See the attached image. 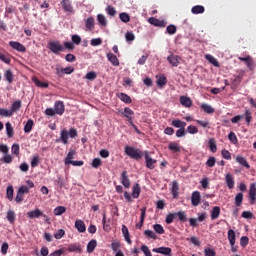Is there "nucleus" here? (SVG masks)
Wrapping results in <instances>:
<instances>
[{"mask_svg":"<svg viewBox=\"0 0 256 256\" xmlns=\"http://www.w3.org/2000/svg\"><path fill=\"white\" fill-rule=\"evenodd\" d=\"M95 27V19L93 17H89L86 20V28H88L89 31L93 30Z\"/></svg>","mask_w":256,"mask_h":256,"instance_id":"obj_43","label":"nucleus"},{"mask_svg":"<svg viewBox=\"0 0 256 256\" xmlns=\"http://www.w3.org/2000/svg\"><path fill=\"white\" fill-rule=\"evenodd\" d=\"M144 235L145 237H147V239H157V234H155V232H153L152 230H145Z\"/></svg>","mask_w":256,"mask_h":256,"instance_id":"obj_50","label":"nucleus"},{"mask_svg":"<svg viewBox=\"0 0 256 256\" xmlns=\"http://www.w3.org/2000/svg\"><path fill=\"white\" fill-rule=\"evenodd\" d=\"M61 5L66 13H73V4H71V0H62Z\"/></svg>","mask_w":256,"mask_h":256,"instance_id":"obj_14","label":"nucleus"},{"mask_svg":"<svg viewBox=\"0 0 256 256\" xmlns=\"http://www.w3.org/2000/svg\"><path fill=\"white\" fill-rule=\"evenodd\" d=\"M166 32L168 33V35H175V33H177V26L173 24L168 25L166 28Z\"/></svg>","mask_w":256,"mask_h":256,"instance_id":"obj_49","label":"nucleus"},{"mask_svg":"<svg viewBox=\"0 0 256 256\" xmlns=\"http://www.w3.org/2000/svg\"><path fill=\"white\" fill-rule=\"evenodd\" d=\"M119 19L122 23H129V21H131V16H129L127 12H122L119 14Z\"/></svg>","mask_w":256,"mask_h":256,"instance_id":"obj_42","label":"nucleus"},{"mask_svg":"<svg viewBox=\"0 0 256 256\" xmlns=\"http://www.w3.org/2000/svg\"><path fill=\"white\" fill-rule=\"evenodd\" d=\"M187 131H188V133H190V135H195V134L199 133V129L197 128V126H193V125H189L187 127Z\"/></svg>","mask_w":256,"mask_h":256,"instance_id":"obj_58","label":"nucleus"},{"mask_svg":"<svg viewBox=\"0 0 256 256\" xmlns=\"http://www.w3.org/2000/svg\"><path fill=\"white\" fill-rule=\"evenodd\" d=\"M97 20L102 27H107V18L103 14H98Z\"/></svg>","mask_w":256,"mask_h":256,"instance_id":"obj_48","label":"nucleus"},{"mask_svg":"<svg viewBox=\"0 0 256 256\" xmlns=\"http://www.w3.org/2000/svg\"><path fill=\"white\" fill-rule=\"evenodd\" d=\"M249 199H250V204L255 205V203H256V186H255V184L250 185Z\"/></svg>","mask_w":256,"mask_h":256,"instance_id":"obj_13","label":"nucleus"},{"mask_svg":"<svg viewBox=\"0 0 256 256\" xmlns=\"http://www.w3.org/2000/svg\"><path fill=\"white\" fill-rule=\"evenodd\" d=\"M6 133L9 138L15 135V130H13V126L10 124V122L6 123Z\"/></svg>","mask_w":256,"mask_h":256,"instance_id":"obj_41","label":"nucleus"},{"mask_svg":"<svg viewBox=\"0 0 256 256\" xmlns=\"http://www.w3.org/2000/svg\"><path fill=\"white\" fill-rule=\"evenodd\" d=\"M147 216V208L143 207L141 209V216H140V222L136 224L137 229H142L143 225L145 223V217Z\"/></svg>","mask_w":256,"mask_h":256,"instance_id":"obj_19","label":"nucleus"},{"mask_svg":"<svg viewBox=\"0 0 256 256\" xmlns=\"http://www.w3.org/2000/svg\"><path fill=\"white\" fill-rule=\"evenodd\" d=\"M226 184L228 189H233L235 187V178L233 177V174L228 173L225 176Z\"/></svg>","mask_w":256,"mask_h":256,"instance_id":"obj_20","label":"nucleus"},{"mask_svg":"<svg viewBox=\"0 0 256 256\" xmlns=\"http://www.w3.org/2000/svg\"><path fill=\"white\" fill-rule=\"evenodd\" d=\"M153 229L158 235H163L165 233V228H163L161 224H154Z\"/></svg>","mask_w":256,"mask_h":256,"instance_id":"obj_47","label":"nucleus"},{"mask_svg":"<svg viewBox=\"0 0 256 256\" xmlns=\"http://www.w3.org/2000/svg\"><path fill=\"white\" fill-rule=\"evenodd\" d=\"M107 59H108V61H110V63H112V65L114 67H119V59L117 58V56L115 54L108 53Z\"/></svg>","mask_w":256,"mask_h":256,"instance_id":"obj_25","label":"nucleus"},{"mask_svg":"<svg viewBox=\"0 0 256 256\" xmlns=\"http://www.w3.org/2000/svg\"><path fill=\"white\" fill-rule=\"evenodd\" d=\"M125 153L128 155V157H131V159H135L136 161H139V159L143 158V151L133 146H126Z\"/></svg>","mask_w":256,"mask_h":256,"instance_id":"obj_2","label":"nucleus"},{"mask_svg":"<svg viewBox=\"0 0 256 256\" xmlns=\"http://www.w3.org/2000/svg\"><path fill=\"white\" fill-rule=\"evenodd\" d=\"M48 49L54 53V55H59V53L65 51V46L61 45L59 41H50L48 43Z\"/></svg>","mask_w":256,"mask_h":256,"instance_id":"obj_3","label":"nucleus"},{"mask_svg":"<svg viewBox=\"0 0 256 256\" xmlns=\"http://www.w3.org/2000/svg\"><path fill=\"white\" fill-rule=\"evenodd\" d=\"M176 218H177V217H176V214H175V213H169V214L166 216L165 221H166L167 225H171V223H173V221H175Z\"/></svg>","mask_w":256,"mask_h":256,"instance_id":"obj_54","label":"nucleus"},{"mask_svg":"<svg viewBox=\"0 0 256 256\" xmlns=\"http://www.w3.org/2000/svg\"><path fill=\"white\" fill-rule=\"evenodd\" d=\"M123 117H126L128 119V122L130 125H133V115H135V112L131 110L129 107H125L124 111L121 112Z\"/></svg>","mask_w":256,"mask_h":256,"instance_id":"obj_8","label":"nucleus"},{"mask_svg":"<svg viewBox=\"0 0 256 256\" xmlns=\"http://www.w3.org/2000/svg\"><path fill=\"white\" fill-rule=\"evenodd\" d=\"M187 135V132H185V127H182L176 131V137L181 138L185 137Z\"/></svg>","mask_w":256,"mask_h":256,"instance_id":"obj_64","label":"nucleus"},{"mask_svg":"<svg viewBox=\"0 0 256 256\" xmlns=\"http://www.w3.org/2000/svg\"><path fill=\"white\" fill-rule=\"evenodd\" d=\"M228 139L229 141H231V143H233V145H237V143H239V140L237 139V135L235 134V132H230L228 135Z\"/></svg>","mask_w":256,"mask_h":256,"instance_id":"obj_52","label":"nucleus"},{"mask_svg":"<svg viewBox=\"0 0 256 256\" xmlns=\"http://www.w3.org/2000/svg\"><path fill=\"white\" fill-rule=\"evenodd\" d=\"M191 203L193 207L199 206V203H201V192L200 191H194L191 195Z\"/></svg>","mask_w":256,"mask_h":256,"instance_id":"obj_7","label":"nucleus"},{"mask_svg":"<svg viewBox=\"0 0 256 256\" xmlns=\"http://www.w3.org/2000/svg\"><path fill=\"white\" fill-rule=\"evenodd\" d=\"M55 239H63L65 237V230L59 229L55 234H54Z\"/></svg>","mask_w":256,"mask_h":256,"instance_id":"obj_62","label":"nucleus"},{"mask_svg":"<svg viewBox=\"0 0 256 256\" xmlns=\"http://www.w3.org/2000/svg\"><path fill=\"white\" fill-rule=\"evenodd\" d=\"M221 215V208L219 206H214L211 211V219H219V216Z\"/></svg>","mask_w":256,"mask_h":256,"instance_id":"obj_28","label":"nucleus"},{"mask_svg":"<svg viewBox=\"0 0 256 256\" xmlns=\"http://www.w3.org/2000/svg\"><path fill=\"white\" fill-rule=\"evenodd\" d=\"M67 251H69V253H83L81 245L77 243L70 244L67 248Z\"/></svg>","mask_w":256,"mask_h":256,"instance_id":"obj_18","label":"nucleus"},{"mask_svg":"<svg viewBox=\"0 0 256 256\" xmlns=\"http://www.w3.org/2000/svg\"><path fill=\"white\" fill-rule=\"evenodd\" d=\"M75 155H77V151L70 149L65 158V165H71V162L75 159Z\"/></svg>","mask_w":256,"mask_h":256,"instance_id":"obj_22","label":"nucleus"},{"mask_svg":"<svg viewBox=\"0 0 256 256\" xmlns=\"http://www.w3.org/2000/svg\"><path fill=\"white\" fill-rule=\"evenodd\" d=\"M54 111L56 115H63L65 113V104L63 101H56L54 104Z\"/></svg>","mask_w":256,"mask_h":256,"instance_id":"obj_9","label":"nucleus"},{"mask_svg":"<svg viewBox=\"0 0 256 256\" xmlns=\"http://www.w3.org/2000/svg\"><path fill=\"white\" fill-rule=\"evenodd\" d=\"M118 98L120 99V101H123V103H127V104L132 103L131 96H129L123 92L118 94Z\"/></svg>","mask_w":256,"mask_h":256,"instance_id":"obj_30","label":"nucleus"},{"mask_svg":"<svg viewBox=\"0 0 256 256\" xmlns=\"http://www.w3.org/2000/svg\"><path fill=\"white\" fill-rule=\"evenodd\" d=\"M33 125H35V123L32 119H29L26 125L24 126V132L31 133V131L33 130Z\"/></svg>","mask_w":256,"mask_h":256,"instance_id":"obj_39","label":"nucleus"},{"mask_svg":"<svg viewBox=\"0 0 256 256\" xmlns=\"http://www.w3.org/2000/svg\"><path fill=\"white\" fill-rule=\"evenodd\" d=\"M240 245L242 246V247H247L248 245H249V237H247V236H242L241 238H240Z\"/></svg>","mask_w":256,"mask_h":256,"instance_id":"obj_59","label":"nucleus"},{"mask_svg":"<svg viewBox=\"0 0 256 256\" xmlns=\"http://www.w3.org/2000/svg\"><path fill=\"white\" fill-rule=\"evenodd\" d=\"M106 13H108L110 17H115V15H117V10H115V7L109 5L106 8Z\"/></svg>","mask_w":256,"mask_h":256,"instance_id":"obj_57","label":"nucleus"},{"mask_svg":"<svg viewBox=\"0 0 256 256\" xmlns=\"http://www.w3.org/2000/svg\"><path fill=\"white\" fill-rule=\"evenodd\" d=\"M168 149L173 153H181V148L179 147V144H177L176 142H171L168 145Z\"/></svg>","mask_w":256,"mask_h":256,"instance_id":"obj_33","label":"nucleus"},{"mask_svg":"<svg viewBox=\"0 0 256 256\" xmlns=\"http://www.w3.org/2000/svg\"><path fill=\"white\" fill-rule=\"evenodd\" d=\"M236 161L239 163V165H242V167H245L246 169H251V165H249V162H247V158L243 156H237Z\"/></svg>","mask_w":256,"mask_h":256,"instance_id":"obj_26","label":"nucleus"},{"mask_svg":"<svg viewBox=\"0 0 256 256\" xmlns=\"http://www.w3.org/2000/svg\"><path fill=\"white\" fill-rule=\"evenodd\" d=\"M21 107H23V102H21V100L14 101L10 108L12 115H14V113H17L18 111H20Z\"/></svg>","mask_w":256,"mask_h":256,"instance_id":"obj_16","label":"nucleus"},{"mask_svg":"<svg viewBox=\"0 0 256 256\" xmlns=\"http://www.w3.org/2000/svg\"><path fill=\"white\" fill-rule=\"evenodd\" d=\"M171 194L173 199H177V197H179V183L177 180H174L172 183Z\"/></svg>","mask_w":256,"mask_h":256,"instance_id":"obj_21","label":"nucleus"},{"mask_svg":"<svg viewBox=\"0 0 256 256\" xmlns=\"http://www.w3.org/2000/svg\"><path fill=\"white\" fill-rule=\"evenodd\" d=\"M15 191L13 189V186H8L6 189V197L8 199V201H13V195H14Z\"/></svg>","mask_w":256,"mask_h":256,"instance_id":"obj_38","label":"nucleus"},{"mask_svg":"<svg viewBox=\"0 0 256 256\" xmlns=\"http://www.w3.org/2000/svg\"><path fill=\"white\" fill-rule=\"evenodd\" d=\"M157 85L158 87H165V85H167V77L165 75H161L157 79Z\"/></svg>","mask_w":256,"mask_h":256,"instance_id":"obj_45","label":"nucleus"},{"mask_svg":"<svg viewBox=\"0 0 256 256\" xmlns=\"http://www.w3.org/2000/svg\"><path fill=\"white\" fill-rule=\"evenodd\" d=\"M122 233L125 240L128 242L129 245H131L132 241H131V237L129 236V228H127V226L122 225Z\"/></svg>","mask_w":256,"mask_h":256,"instance_id":"obj_32","label":"nucleus"},{"mask_svg":"<svg viewBox=\"0 0 256 256\" xmlns=\"http://www.w3.org/2000/svg\"><path fill=\"white\" fill-rule=\"evenodd\" d=\"M180 103H181V105H183V107H187V108H189L193 105V101L191 100V98H189L187 96H181Z\"/></svg>","mask_w":256,"mask_h":256,"instance_id":"obj_24","label":"nucleus"},{"mask_svg":"<svg viewBox=\"0 0 256 256\" xmlns=\"http://www.w3.org/2000/svg\"><path fill=\"white\" fill-rule=\"evenodd\" d=\"M96 248H97V240L92 239L87 245V251L88 253H93V251H95Z\"/></svg>","mask_w":256,"mask_h":256,"instance_id":"obj_34","label":"nucleus"},{"mask_svg":"<svg viewBox=\"0 0 256 256\" xmlns=\"http://www.w3.org/2000/svg\"><path fill=\"white\" fill-rule=\"evenodd\" d=\"M148 23H150V25H153L154 27H166L167 26V22H165V20H159L155 17H150L148 19Z\"/></svg>","mask_w":256,"mask_h":256,"instance_id":"obj_4","label":"nucleus"},{"mask_svg":"<svg viewBox=\"0 0 256 256\" xmlns=\"http://www.w3.org/2000/svg\"><path fill=\"white\" fill-rule=\"evenodd\" d=\"M0 61H3V63L9 65L11 63V57L9 56V54L5 55L0 52Z\"/></svg>","mask_w":256,"mask_h":256,"instance_id":"obj_55","label":"nucleus"},{"mask_svg":"<svg viewBox=\"0 0 256 256\" xmlns=\"http://www.w3.org/2000/svg\"><path fill=\"white\" fill-rule=\"evenodd\" d=\"M0 117H13L11 110L0 108Z\"/></svg>","mask_w":256,"mask_h":256,"instance_id":"obj_51","label":"nucleus"},{"mask_svg":"<svg viewBox=\"0 0 256 256\" xmlns=\"http://www.w3.org/2000/svg\"><path fill=\"white\" fill-rule=\"evenodd\" d=\"M15 218H16L15 211L8 210L6 219L9 221V223L11 224L15 223Z\"/></svg>","mask_w":256,"mask_h":256,"instance_id":"obj_37","label":"nucleus"},{"mask_svg":"<svg viewBox=\"0 0 256 256\" xmlns=\"http://www.w3.org/2000/svg\"><path fill=\"white\" fill-rule=\"evenodd\" d=\"M121 183L126 189H129V187H131V180H129V176L127 175V171L125 170L121 173Z\"/></svg>","mask_w":256,"mask_h":256,"instance_id":"obj_12","label":"nucleus"},{"mask_svg":"<svg viewBox=\"0 0 256 256\" xmlns=\"http://www.w3.org/2000/svg\"><path fill=\"white\" fill-rule=\"evenodd\" d=\"M167 61L172 65V67H179L181 57L171 54L170 56L167 57Z\"/></svg>","mask_w":256,"mask_h":256,"instance_id":"obj_11","label":"nucleus"},{"mask_svg":"<svg viewBox=\"0 0 256 256\" xmlns=\"http://www.w3.org/2000/svg\"><path fill=\"white\" fill-rule=\"evenodd\" d=\"M145 161H146V167L148 168V169H151V170H153V169H155V165L157 164V160H155V159H152L150 156H149V152H145Z\"/></svg>","mask_w":256,"mask_h":256,"instance_id":"obj_6","label":"nucleus"},{"mask_svg":"<svg viewBox=\"0 0 256 256\" xmlns=\"http://www.w3.org/2000/svg\"><path fill=\"white\" fill-rule=\"evenodd\" d=\"M67 211V208L65 206H58L54 209V215L60 216L63 215Z\"/></svg>","mask_w":256,"mask_h":256,"instance_id":"obj_46","label":"nucleus"},{"mask_svg":"<svg viewBox=\"0 0 256 256\" xmlns=\"http://www.w3.org/2000/svg\"><path fill=\"white\" fill-rule=\"evenodd\" d=\"M153 253H160L161 255H169L171 256V248L170 247H159L152 249Z\"/></svg>","mask_w":256,"mask_h":256,"instance_id":"obj_15","label":"nucleus"},{"mask_svg":"<svg viewBox=\"0 0 256 256\" xmlns=\"http://www.w3.org/2000/svg\"><path fill=\"white\" fill-rule=\"evenodd\" d=\"M4 77L6 79V81H8V83H12L14 76H13V72L11 70H7L4 74Z\"/></svg>","mask_w":256,"mask_h":256,"instance_id":"obj_56","label":"nucleus"},{"mask_svg":"<svg viewBox=\"0 0 256 256\" xmlns=\"http://www.w3.org/2000/svg\"><path fill=\"white\" fill-rule=\"evenodd\" d=\"M176 217H178L179 221H181V223H185L187 222V213L185 211H179L176 212Z\"/></svg>","mask_w":256,"mask_h":256,"instance_id":"obj_36","label":"nucleus"},{"mask_svg":"<svg viewBox=\"0 0 256 256\" xmlns=\"http://www.w3.org/2000/svg\"><path fill=\"white\" fill-rule=\"evenodd\" d=\"M75 229H77L78 233H85V231H87V226H85V222L83 220H76Z\"/></svg>","mask_w":256,"mask_h":256,"instance_id":"obj_17","label":"nucleus"},{"mask_svg":"<svg viewBox=\"0 0 256 256\" xmlns=\"http://www.w3.org/2000/svg\"><path fill=\"white\" fill-rule=\"evenodd\" d=\"M41 163V159L38 155L34 156L31 160V167H37Z\"/></svg>","mask_w":256,"mask_h":256,"instance_id":"obj_60","label":"nucleus"},{"mask_svg":"<svg viewBox=\"0 0 256 256\" xmlns=\"http://www.w3.org/2000/svg\"><path fill=\"white\" fill-rule=\"evenodd\" d=\"M139 195H141V186H139V184H135L132 190V197L133 199H139Z\"/></svg>","mask_w":256,"mask_h":256,"instance_id":"obj_29","label":"nucleus"},{"mask_svg":"<svg viewBox=\"0 0 256 256\" xmlns=\"http://www.w3.org/2000/svg\"><path fill=\"white\" fill-rule=\"evenodd\" d=\"M200 108L202 109V111H204V113H207L208 115H213V113H215V108L207 103H202L200 105Z\"/></svg>","mask_w":256,"mask_h":256,"instance_id":"obj_23","label":"nucleus"},{"mask_svg":"<svg viewBox=\"0 0 256 256\" xmlns=\"http://www.w3.org/2000/svg\"><path fill=\"white\" fill-rule=\"evenodd\" d=\"M236 235L233 229L228 230V241L230 245H235Z\"/></svg>","mask_w":256,"mask_h":256,"instance_id":"obj_35","label":"nucleus"},{"mask_svg":"<svg viewBox=\"0 0 256 256\" xmlns=\"http://www.w3.org/2000/svg\"><path fill=\"white\" fill-rule=\"evenodd\" d=\"M235 205L236 207L243 205V193L240 192L235 196Z\"/></svg>","mask_w":256,"mask_h":256,"instance_id":"obj_44","label":"nucleus"},{"mask_svg":"<svg viewBox=\"0 0 256 256\" xmlns=\"http://www.w3.org/2000/svg\"><path fill=\"white\" fill-rule=\"evenodd\" d=\"M191 12L193 13V15H199L201 13H205V7H203L202 5H196L192 7Z\"/></svg>","mask_w":256,"mask_h":256,"instance_id":"obj_31","label":"nucleus"},{"mask_svg":"<svg viewBox=\"0 0 256 256\" xmlns=\"http://www.w3.org/2000/svg\"><path fill=\"white\" fill-rule=\"evenodd\" d=\"M204 255L205 256H217V253L215 252V250H213L211 248H205Z\"/></svg>","mask_w":256,"mask_h":256,"instance_id":"obj_63","label":"nucleus"},{"mask_svg":"<svg viewBox=\"0 0 256 256\" xmlns=\"http://www.w3.org/2000/svg\"><path fill=\"white\" fill-rule=\"evenodd\" d=\"M42 215H43V211H41L38 208L27 212V217L29 219H39Z\"/></svg>","mask_w":256,"mask_h":256,"instance_id":"obj_10","label":"nucleus"},{"mask_svg":"<svg viewBox=\"0 0 256 256\" xmlns=\"http://www.w3.org/2000/svg\"><path fill=\"white\" fill-rule=\"evenodd\" d=\"M209 147L212 153H217V143L215 142V139L211 138L209 140Z\"/></svg>","mask_w":256,"mask_h":256,"instance_id":"obj_53","label":"nucleus"},{"mask_svg":"<svg viewBox=\"0 0 256 256\" xmlns=\"http://www.w3.org/2000/svg\"><path fill=\"white\" fill-rule=\"evenodd\" d=\"M77 129L70 128L69 131L67 129H62L60 132V138L56 140L57 143H63V145H69V137L71 139H75L77 137Z\"/></svg>","mask_w":256,"mask_h":256,"instance_id":"obj_1","label":"nucleus"},{"mask_svg":"<svg viewBox=\"0 0 256 256\" xmlns=\"http://www.w3.org/2000/svg\"><path fill=\"white\" fill-rule=\"evenodd\" d=\"M9 45L10 47H12V49L19 51V53H25V51H27V48L25 47V45L21 44L20 42L10 41Z\"/></svg>","mask_w":256,"mask_h":256,"instance_id":"obj_5","label":"nucleus"},{"mask_svg":"<svg viewBox=\"0 0 256 256\" xmlns=\"http://www.w3.org/2000/svg\"><path fill=\"white\" fill-rule=\"evenodd\" d=\"M205 57H206L207 61H209V63L214 65V67H219V61L216 60V58L213 57V55L207 54Z\"/></svg>","mask_w":256,"mask_h":256,"instance_id":"obj_40","label":"nucleus"},{"mask_svg":"<svg viewBox=\"0 0 256 256\" xmlns=\"http://www.w3.org/2000/svg\"><path fill=\"white\" fill-rule=\"evenodd\" d=\"M172 127H175L176 129H181L183 127H187V122H183L179 119H174L171 122Z\"/></svg>","mask_w":256,"mask_h":256,"instance_id":"obj_27","label":"nucleus"},{"mask_svg":"<svg viewBox=\"0 0 256 256\" xmlns=\"http://www.w3.org/2000/svg\"><path fill=\"white\" fill-rule=\"evenodd\" d=\"M11 151H12V155H16V157H19V151H20L19 144H13Z\"/></svg>","mask_w":256,"mask_h":256,"instance_id":"obj_61","label":"nucleus"}]
</instances>
